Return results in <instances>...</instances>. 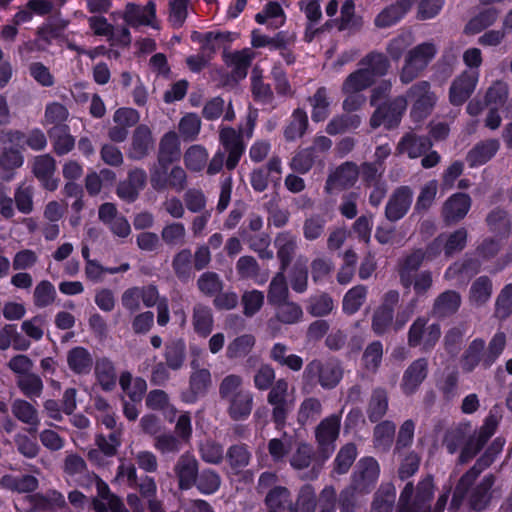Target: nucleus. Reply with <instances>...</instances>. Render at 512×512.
I'll return each mask as SVG.
<instances>
[{
	"label": "nucleus",
	"mask_w": 512,
	"mask_h": 512,
	"mask_svg": "<svg viewBox=\"0 0 512 512\" xmlns=\"http://www.w3.org/2000/svg\"><path fill=\"white\" fill-rule=\"evenodd\" d=\"M220 143L223 149H219L208 163V175H216L221 171L224 165L225 153L228 154L225 162L226 168L232 170L237 166L244 152V146L239 134L231 128H223L221 130Z\"/></svg>",
	"instance_id": "obj_1"
},
{
	"label": "nucleus",
	"mask_w": 512,
	"mask_h": 512,
	"mask_svg": "<svg viewBox=\"0 0 512 512\" xmlns=\"http://www.w3.org/2000/svg\"><path fill=\"white\" fill-rule=\"evenodd\" d=\"M436 52L437 48L432 42L421 43L410 50L400 73L401 82L408 84L413 81L434 58Z\"/></svg>",
	"instance_id": "obj_2"
},
{
	"label": "nucleus",
	"mask_w": 512,
	"mask_h": 512,
	"mask_svg": "<svg viewBox=\"0 0 512 512\" xmlns=\"http://www.w3.org/2000/svg\"><path fill=\"white\" fill-rule=\"evenodd\" d=\"M433 481L426 477L417 486L416 494L411 483H407L399 498V512H418L432 499Z\"/></svg>",
	"instance_id": "obj_3"
},
{
	"label": "nucleus",
	"mask_w": 512,
	"mask_h": 512,
	"mask_svg": "<svg viewBox=\"0 0 512 512\" xmlns=\"http://www.w3.org/2000/svg\"><path fill=\"white\" fill-rule=\"evenodd\" d=\"M425 317H418L410 326L408 332V344L410 347L421 346L424 351L431 350L441 336L438 324L427 325Z\"/></svg>",
	"instance_id": "obj_4"
},
{
	"label": "nucleus",
	"mask_w": 512,
	"mask_h": 512,
	"mask_svg": "<svg viewBox=\"0 0 512 512\" xmlns=\"http://www.w3.org/2000/svg\"><path fill=\"white\" fill-rule=\"evenodd\" d=\"M408 96L412 102L411 117L414 121H421L432 111L437 98L430 90V84L426 81L418 82L413 85Z\"/></svg>",
	"instance_id": "obj_5"
},
{
	"label": "nucleus",
	"mask_w": 512,
	"mask_h": 512,
	"mask_svg": "<svg viewBox=\"0 0 512 512\" xmlns=\"http://www.w3.org/2000/svg\"><path fill=\"white\" fill-rule=\"evenodd\" d=\"M293 389L289 392L288 382L279 379L272 386L267 401L273 406V418L276 423H283L287 413L293 408L295 398Z\"/></svg>",
	"instance_id": "obj_6"
},
{
	"label": "nucleus",
	"mask_w": 512,
	"mask_h": 512,
	"mask_svg": "<svg viewBox=\"0 0 512 512\" xmlns=\"http://www.w3.org/2000/svg\"><path fill=\"white\" fill-rule=\"evenodd\" d=\"M407 108V100L405 97H396L389 103L379 106L373 113L370 124L373 128L384 125L387 128L397 126L403 113Z\"/></svg>",
	"instance_id": "obj_7"
},
{
	"label": "nucleus",
	"mask_w": 512,
	"mask_h": 512,
	"mask_svg": "<svg viewBox=\"0 0 512 512\" xmlns=\"http://www.w3.org/2000/svg\"><path fill=\"white\" fill-rule=\"evenodd\" d=\"M304 376L308 380L318 377L319 383L323 388L335 387L342 377V369L336 361H312L304 371Z\"/></svg>",
	"instance_id": "obj_8"
},
{
	"label": "nucleus",
	"mask_w": 512,
	"mask_h": 512,
	"mask_svg": "<svg viewBox=\"0 0 512 512\" xmlns=\"http://www.w3.org/2000/svg\"><path fill=\"white\" fill-rule=\"evenodd\" d=\"M340 421V416L332 415L322 420L317 426L316 439L324 459H327L334 451V442L339 435Z\"/></svg>",
	"instance_id": "obj_9"
},
{
	"label": "nucleus",
	"mask_w": 512,
	"mask_h": 512,
	"mask_svg": "<svg viewBox=\"0 0 512 512\" xmlns=\"http://www.w3.org/2000/svg\"><path fill=\"white\" fill-rule=\"evenodd\" d=\"M466 240L467 231L465 228H459L449 234H442L428 246V258H435L442 250L447 256L461 251L466 245Z\"/></svg>",
	"instance_id": "obj_10"
},
{
	"label": "nucleus",
	"mask_w": 512,
	"mask_h": 512,
	"mask_svg": "<svg viewBox=\"0 0 512 512\" xmlns=\"http://www.w3.org/2000/svg\"><path fill=\"white\" fill-rule=\"evenodd\" d=\"M479 80L476 70L464 71L452 83L449 98L453 105H462L474 92Z\"/></svg>",
	"instance_id": "obj_11"
},
{
	"label": "nucleus",
	"mask_w": 512,
	"mask_h": 512,
	"mask_svg": "<svg viewBox=\"0 0 512 512\" xmlns=\"http://www.w3.org/2000/svg\"><path fill=\"white\" fill-rule=\"evenodd\" d=\"M190 365L194 371L190 376L189 391L182 395V399L186 403L195 402L199 396L206 393L211 385V374L208 369L200 368L197 359H193Z\"/></svg>",
	"instance_id": "obj_12"
},
{
	"label": "nucleus",
	"mask_w": 512,
	"mask_h": 512,
	"mask_svg": "<svg viewBox=\"0 0 512 512\" xmlns=\"http://www.w3.org/2000/svg\"><path fill=\"white\" fill-rule=\"evenodd\" d=\"M380 468L378 462L371 458L361 459L354 473L353 489L359 493L368 491L377 481Z\"/></svg>",
	"instance_id": "obj_13"
},
{
	"label": "nucleus",
	"mask_w": 512,
	"mask_h": 512,
	"mask_svg": "<svg viewBox=\"0 0 512 512\" xmlns=\"http://www.w3.org/2000/svg\"><path fill=\"white\" fill-rule=\"evenodd\" d=\"M413 200V191L408 186H401L397 188L390 196L385 213L387 219L390 221H397L404 217Z\"/></svg>",
	"instance_id": "obj_14"
},
{
	"label": "nucleus",
	"mask_w": 512,
	"mask_h": 512,
	"mask_svg": "<svg viewBox=\"0 0 512 512\" xmlns=\"http://www.w3.org/2000/svg\"><path fill=\"white\" fill-rule=\"evenodd\" d=\"M32 170L35 177L41 182L45 189L49 191L57 189L59 180L54 177L56 164L53 157L48 154L35 157L33 160Z\"/></svg>",
	"instance_id": "obj_15"
},
{
	"label": "nucleus",
	"mask_w": 512,
	"mask_h": 512,
	"mask_svg": "<svg viewBox=\"0 0 512 512\" xmlns=\"http://www.w3.org/2000/svg\"><path fill=\"white\" fill-rule=\"evenodd\" d=\"M155 17L156 7L151 1L143 7L132 3L127 4L123 15L125 22L132 27L146 25L156 28Z\"/></svg>",
	"instance_id": "obj_16"
},
{
	"label": "nucleus",
	"mask_w": 512,
	"mask_h": 512,
	"mask_svg": "<svg viewBox=\"0 0 512 512\" xmlns=\"http://www.w3.org/2000/svg\"><path fill=\"white\" fill-rule=\"evenodd\" d=\"M496 427V418L494 416L487 417L477 436L471 438L463 448L460 455L461 462H467L470 460L495 433Z\"/></svg>",
	"instance_id": "obj_17"
},
{
	"label": "nucleus",
	"mask_w": 512,
	"mask_h": 512,
	"mask_svg": "<svg viewBox=\"0 0 512 512\" xmlns=\"http://www.w3.org/2000/svg\"><path fill=\"white\" fill-rule=\"evenodd\" d=\"M470 207V197L465 193H456L445 201L442 216L448 223L458 222L467 215Z\"/></svg>",
	"instance_id": "obj_18"
},
{
	"label": "nucleus",
	"mask_w": 512,
	"mask_h": 512,
	"mask_svg": "<svg viewBox=\"0 0 512 512\" xmlns=\"http://www.w3.org/2000/svg\"><path fill=\"white\" fill-rule=\"evenodd\" d=\"M428 371V362L425 358H419L412 362L405 370L401 387L405 394L414 393L425 380Z\"/></svg>",
	"instance_id": "obj_19"
},
{
	"label": "nucleus",
	"mask_w": 512,
	"mask_h": 512,
	"mask_svg": "<svg viewBox=\"0 0 512 512\" xmlns=\"http://www.w3.org/2000/svg\"><path fill=\"white\" fill-rule=\"evenodd\" d=\"M4 137L12 145H16L21 148L27 145L35 151L43 150L47 145L46 136L39 129L30 131L28 135H25L20 131H7L5 132Z\"/></svg>",
	"instance_id": "obj_20"
},
{
	"label": "nucleus",
	"mask_w": 512,
	"mask_h": 512,
	"mask_svg": "<svg viewBox=\"0 0 512 512\" xmlns=\"http://www.w3.org/2000/svg\"><path fill=\"white\" fill-rule=\"evenodd\" d=\"M198 472V464L195 457L191 454H183L177 461L175 473L179 478V486L182 489H188L195 482Z\"/></svg>",
	"instance_id": "obj_21"
},
{
	"label": "nucleus",
	"mask_w": 512,
	"mask_h": 512,
	"mask_svg": "<svg viewBox=\"0 0 512 512\" xmlns=\"http://www.w3.org/2000/svg\"><path fill=\"white\" fill-rule=\"evenodd\" d=\"M428 248L426 251L415 250L407 255L401 264L400 279L404 287H410L412 284V274L417 273L418 268L424 261H430L433 258H428Z\"/></svg>",
	"instance_id": "obj_22"
},
{
	"label": "nucleus",
	"mask_w": 512,
	"mask_h": 512,
	"mask_svg": "<svg viewBox=\"0 0 512 512\" xmlns=\"http://www.w3.org/2000/svg\"><path fill=\"white\" fill-rule=\"evenodd\" d=\"M491 461L492 460L488 456L481 458L470 471L462 476L453 494L452 502L450 505V509L452 511H456L459 508L467 487L478 476L481 470L491 463Z\"/></svg>",
	"instance_id": "obj_23"
},
{
	"label": "nucleus",
	"mask_w": 512,
	"mask_h": 512,
	"mask_svg": "<svg viewBox=\"0 0 512 512\" xmlns=\"http://www.w3.org/2000/svg\"><path fill=\"white\" fill-rule=\"evenodd\" d=\"M415 0H397L383 11H381L375 19V24L379 28H386L397 23L403 15L409 10Z\"/></svg>",
	"instance_id": "obj_24"
},
{
	"label": "nucleus",
	"mask_w": 512,
	"mask_h": 512,
	"mask_svg": "<svg viewBox=\"0 0 512 512\" xmlns=\"http://www.w3.org/2000/svg\"><path fill=\"white\" fill-rule=\"evenodd\" d=\"M153 147V138L150 128L146 125H139L133 134L130 156L134 159H141L147 155Z\"/></svg>",
	"instance_id": "obj_25"
},
{
	"label": "nucleus",
	"mask_w": 512,
	"mask_h": 512,
	"mask_svg": "<svg viewBox=\"0 0 512 512\" xmlns=\"http://www.w3.org/2000/svg\"><path fill=\"white\" fill-rule=\"evenodd\" d=\"M180 158V142L175 132L166 133L159 147V163L166 169V166Z\"/></svg>",
	"instance_id": "obj_26"
},
{
	"label": "nucleus",
	"mask_w": 512,
	"mask_h": 512,
	"mask_svg": "<svg viewBox=\"0 0 512 512\" xmlns=\"http://www.w3.org/2000/svg\"><path fill=\"white\" fill-rule=\"evenodd\" d=\"M358 175L359 171L355 164L345 163L330 175L326 189L331 191L337 187L346 188L351 186L356 182Z\"/></svg>",
	"instance_id": "obj_27"
},
{
	"label": "nucleus",
	"mask_w": 512,
	"mask_h": 512,
	"mask_svg": "<svg viewBox=\"0 0 512 512\" xmlns=\"http://www.w3.org/2000/svg\"><path fill=\"white\" fill-rule=\"evenodd\" d=\"M193 41H197L201 44V50L203 53L210 55L219 49L225 42L231 41V34L229 32H207L199 33L193 32L191 35Z\"/></svg>",
	"instance_id": "obj_28"
},
{
	"label": "nucleus",
	"mask_w": 512,
	"mask_h": 512,
	"mask_svg": "<svg viewBox=\"0 0 512 512\" xmlns=\"http://www.w3.org/2000/svg\"><path fill=\"white\" fill-rule=\"evenodd\" d=\"M228 414L234 420L247 418L252 410L253 396L249 391L240 392L227 400Z\"/></svg>",
	"instance_id": "obj_29"
},
{
	"label": "nucleus",
	"mask_w": 512,
	"mask_h": 512,
	"mask_svg": "<svg viewBox=\"0 0 512 512\" xmlns=\"http://www.w3.org/2000/svg\"><path fill=\"white\" fill-rule=\"evenodd\" d=\"M252 59L253 52L249 49L227 55L226 61L232 69L231 76L234 80H240L246 77Z\"/></svg>",
	"instance_id": "obj_30"
},
{
	"label": "nucleus",
	"mask_w": 512,
	"mask_h": 512,
	"mask_svg": "<svg viewBox=\"0 0 512 512\" xmlns=\"http://www.w3.org/2000/svg\"><path fill=\"white\" fill-rule=\"evenodd\" d=\"M499 142L490 139L477 144L468 154L467 161L470 166H480L488 162L498 151Z\"/></svg>",
	"instance_id": "obj_31"
},
{
	"label": "nucleus",
	"mask_w": 512,
	"mask_h": 512,
	"mask_svg": "<svg viewBox=\"0 0 512 512\" xmlns=\"http://www.w3.org/2000/svg\"><path fill=\"white\" fill-rule=\"evenodd\" d=\"M430 147L431 143L427 138L416 137L414 134L409 133L401 139L397 146V151L400 154L407 153L410 158H417Z\"/></svg>",
	"instance_id": "obj_32"
},
{
	"label": "nucleus",
	"mask_w": 512,
	"mask_h": 512,
	"mask_svg": "<svg viewBox=\"0 0 512 512\" xmlns=\"http://www.w3.org/2000/svg\"><path fill=\"white\" fill-rule=\"evenodd\" d=\"M493 484L494 477L491 475L486 476L482 482L472 490L469 496V502L474 510L480 511L488 505L493 494L491 490Z\"/></svg>",
	"instance_id": "obj_33"
},
{
	"label": "nucleus",
	"mask_w": 512,
	"mask_h": 512,
	"mask_svg": "<svg viewBox=\"0 0 512 512\" xmlns=\"http://www.w3.org/2000/svg\"><path fill=\"white\" fill-rule=\"evenodd\" d=\"M5 132L0 133V142L4 144L3 152L0 155V168L12 170L23 165L24 158L19 150L20 147L12 145L4 137Z\"/></svg>",
	"instance_id": "obj_34"
},
{
	"label": "nucleus",
	"mask_w": 512,
	"mask_h": 512,
	"mask_svg": "<svg viewBox=\"0 0 512 512\" xmlns=\"http://www.w3.org/2000/svg\"><path fill=\"white\" fill-rule=\"evenodd\" d=\"M67 363L76 374L89 373L92 368V357L83 347H75L68 352Z\"/></svg>",
	"instance_id": "obj_35"
},
{
	"label": "nucleus",
	"mask_w": 512,
	"mask_h": 512,
	"mask_svg": "<svg viewBox=\"0 0 512 512\" xmlns=\"http://www.w3.org/2000/svg\"><path fill=\"white\" fill-rule=\"evenodd\" d=\"M275 245L278 249L277 255L281 261L282 270H284L290 263L296 249V237L290 232L280 233L275 239Z\"/></svg>",
	"instance_id": "obj_36"
},
{
	"label": "nucleus",
	"mask_w": 512,
	"mask_h": 512,
	"mask_svg": "<svg viewBox=\"0 0 512 512\" xmlns=\"http://www.w3.org/2000/svg\"><path fill=\"white\" fill-rule=\"evenodd\" d=\"M2 487L19 493L34 491L38 486V480L31 475L12 476L6 475L1 478Z\"/></svg>",
	"instance_id": "obj_37"
},
{
	"label": "nucleus",
	"mask_w": 512,
	"mask_h": 512,
	"mask_svg": "<svg viewBox=\"0 0 512 512\" xmlns=\"http://www.w3.org/2000/svg\"><path fill=\"white\" fill-rule=\"evenodd\" d=\"M461 297L455 291H446L435 300L433 311L439 316H447L456 312L460 306Z\"/></svg>",
	"instance_id": "obj_38"
},
{
	"label": "nucleus",
	"mask_w": 512,
	"mask_h": 512,
	"mask_svg": "<svg viewBox=\"0 0 512 512\" xmlns=\"http://www.w3.org/2000/svg\"><path fill=\"white\" fill-rule=\"evenodd\" d=\"M374 79L368 69H358L351 73L343 83V92H361L372 85Z\"/></svg>",
	"instance_id": "obj_39"
},
{
	"label": "nucleus",
	"mask_w": 512,
	"mask_h": 512,
	"mask_svg": "<svg viewBox=\"0 0 512 512\" xmlns=\"http://www.w3.org/2000/svg\"><path fill=\"white\" fill-rule=\"evenodd\" d=\"M120 386L132 402H139L147 389L144 379L133 378L130 373H123L120 376Z\"/></svg>",
	"instance_id": "obj_40"
},
{
	"label": "nucleus",
	"mask_w": 512,
	"mask_h": 512,
	"mask_svg": "<svg viewBox=\"0 0 512 512\" xmlns=\"http://www.w3.org/2000/svg\"><path fill=\"white\" fill-rule=\"evenodd\" d=\"M49 135L53 139L54 149L58 155L67 154L75 145V139L69 133L67 126L53 127L49 131Z\"/></svg>",
	"instance_id": "obj_41"
},
{
	"label": "nucleus",
	"mask_w": 512,
	"mask_h": 512,
	"mask_svg": "<svg viewBox=\"0 0 512 512\" xmlns=\"http://www.w3.org/2000/svg\"><path fill=\"white\" fill-rule=\"evenodd\" d=\"M259 24H267L272 28H278L285 22L284 12L281 6L276 2H269L264 10L255 16Z\"/></svg>",
	"instance_id": "obj_42"
},
{
	"label": "nucleus",
	"mask_w": 512,
	"mask_h": 512,
	"mask_svg": "<svg viewBox=\"0 0 512 512\" xmlns=\"http://www.w3.org/2000/svg\"><path fill=\"white\" fill-rule=\"evenodd\" d=\"M146 405L152 410L162 411L169 421H173L176 410L174 406L169 403L168 395L164 391H151L147 396Z\"/></svg>",
	"instance_id": "obj_43"
},
{
	"label": "nucleus",
	"mask_w": 512,
	"mask_h": 512,
	"mask_svg": "<svg viewBox=\"0 0 512 512\" xmlns=\"http://www.w3.org/2000/svg\"><path fill=\"white\" fill-rule=\"evenodd\" d=\"M499 12L495 8H487L473 17L465 27L467 34H477L493 25L497 20Z\"/></svg>",
	"instance_id": "obj_44"
},
{
	"label": "nucleus",
	"mask_w": 512,
	"mask_h": 512,
	"mask_svg": "<svg viewBox=\"0 0 512 512\" xmlns=\"http://www.w3.org/2000/svg\"><path fill=\"white\" fill-rule=\"evenodd\" d=\"M492 294V281L487 276L477 278L471 285L469 299L475 305L487 302Z\"/></svg>",
	"instance_id": "obj_45"
},
{
	"label": "nucleus",
	"mask_w": 512,
	"mask_h": 512,
	"mask_svg": "<svg viewBox=\"0 0 512 512\" xmlns=\"http://www.w3.org/2000/svg\"><path fill=\"white\" fill-rule=\"evenodd\" d=\"M367 289L357 285L346 292L343 298L342 309L344 313L352 315L356 313L366 300Z\"/></svg>",
	"instance_id": "obj_46"
},
{
	"label": "nucleus",
	"mask_w": 512,
	"mask_h": 512,
	"mask_svg": "<svg viewBox=\"0 0 512 512\" xmlns=\"http://www.w3.org/2000/svg\"><path fill=\"white\" fill-rule=\"evenodd\" d=\"M311 118L315 122L324 121L329 115V101L326 88H319L310 98Z\"/></svg>",
	"instance_id": "obj_47"
},
{
	"label": "nucleus",
	"mask_w": 512,
	"mask_h": 512,
	"mask_svg": "<svg viewBox=\"0 0 512 512\" xmlns=\"http://www.w3.org/2000/svg\"><path fill=\"white\" fill-rule=\"evenodd\" d=\"M208 151L201 145H192L184 154L186 167L191 171H201L208 161Z\"/></svg>",
	"instance_id": "obj_48"
},
{
	"label": "nucleus",
	"mask_w": 512,
	"mask_h": 512,
	"mask_svg": "<svg viewBox=\"0 0 512 512\" xmlns=\"http://www.w3.org/2000/svg\"><path fill=\"white\" fill-rule=\"evenodd\" d=\"M95 374L98 382L105 390H110L116 383V373L113 363L104 358L99 359L95 365Z\"/></svg>",
	"instance_id": "obj_49"
},
{
	"label": "nucleus",
	"mask_w": 512,
	"mask_h": 512,
	"mask_svg": "<svg viewBox=\"0 0 512 512\" xmlns=\"http://www.w3.org/2000/svg\"><path fill=\"white\" fill-rule=\"evenodd\" d=\"M231 474H238L250 461V453L243 445H234L227 452Z\"/></svg>",
	"instance_id": "obj_50"
},
{
	"label": "nucleus",
	"mask_w": 512,
	"mask_h": 512,
	"mask_svg": "<svg viewBox=\"0 0 512 512\" xmlns=\"http://www.w3.org/2000/svg\"><path fill=\"white\" fill-rule=\"evenodd\" d=\"M193 326L195 331L202 336H207L211 332L213 317L208 307L203 305H196L194 307Z\"/></svg>",
	"instance_id": "obj_51"
},
{
	"label": "nucleus",
	"mask_w": 512,
	"mask_h": 512,
	"mask_svg": "<svg viewBox=\"0 0 512 512\" xmlns=\"http://www.w3.org/2000/svg\"><path fill=\"white\" fill-rule=\"evenodd\" d=\"M12 412L20 421L34 426L30 432H36L39 421L37 412L30 403L24 400H15L12 404Z\"/></svg>",
	"instance_id": "obj_52"
},
{
	"label": "nucleus",
	"mask_w": 512,
	"mask_h": 512,
	"mask_svg": "<svg viewBox=\"0 0 512 512\" xmlns=\"http://www.w3.org/2000/svg\"><path fill=\"white\" fill-rule=\"evenodd\" d=\"M308 125L307 114L303 110H295L292 114L291 121L287 125L284 135L287 140L293 141L301 138L305 133Z\"/></svg>",
	"instance_id": "obj_53"
},
{
	"label": "nucleus",
	"mask_w": 512,
	"mask_h": 512,
	"mask_svg": "<svg viewBox=\"0 0 512 512\" xmlns=\"http://www.w3.org/2000/svg\"><path fill=\"white\" fill-rule=\"evenodd\" d=\"M487 223L494 233L500 238H505L509 235L511 230V222L507 213L503 210H493L487 216Z\"/></svg>",
	"instance_id": "obj_54"
},
{
	"label": "nucleus",
	"mask_w": 512,
	"mask_h": 512,
	"mask_svg": "<svg viewBox=\"0 0 512 512\" xmlns=\"http://www.w3.org/2000/svg\"><path fill=\"white\" fill-rule=\"evenodd\" d=\"M361 123V119L357 115H343L334 117L327 125L326 131L330 135L344 133L351 129H356Z\"/></svg>",
	"instance_id": "obj_55"
},
{
	"label": "nucleus",
	"mask_w": 512,
	"mask_h": 512,
	"mask_svg": "<svg viewBox=\"0 0 512 512\" xmlns=\"http://www.w3.org/2000/svg\"><path fill=\"white\" fill-rule=\"evenodd\" d=\"M255 344L253 335L245 334L235 338L227 347L228 358H240L246 356Z\"/></svg>",
	"instance_id": "obj_56"
},
{
	"label": "nucleus",
	"mask_w": 512,
	"mask_h": 512,
	"mask_svg": "<svg viewBox=\"0 0 512 512\" xmlns=\"http://www.w3.org/2000/svg\"><path fill=\"white\" fill-rule=\"evenodd\" d=\"M165 360L168 368L179 370L185 361V344L178 340L166 346Z\"/></svg>",
	"instance_id": "obj_57"
},
{
	"label": "nucleus",
	"mask_w": 512,
	"mask_h": 512,
	"mask_svg": "<svg viewBox=\"0 0 512 512\" xmlns=\"http://www.w3.org/2000/svg\"><path fill=\"white\" fill-rule=\"evenodd\" d=\"M509 88L503 81H495L487 90L485 101L489 107H502L507 101Z\"/></svg>",
	"instance_id": "obj_58"
},
{
	"label": "nucleus",
	"mask_w": 512,
	"mask_h": 512,
	"mask_svg": "<svg viewBox=\"0 0 512 512\" xmlns=\"http://www.w3.org/2000/svg\"><path fill=\"white\" fill-rule=\"evenodd\" d=\"M395 425L390 421H384L375 427L374 443L376 448L380 450H387L394 438Z\"/></svg>",
	"instance_id": "obj_59"
},
{
	"label": "nucleus",
	"mask_w": 512,
	"mask_h": 512,
	"mask_svg": "<svg viewBox=\"0 0 512 512\" xmlns=\"http://www.w3.org/2000/svg\"><path fill=\"white\" fill-rule=\"evenodd\" d=\"M288 287L285 276L278 273L271 281L268 292V300L272 305L280 304L287 300Z\"/></svg>",
	"instance_id": "obj_60"
},
{
	"label": "nucleus",
	"mask_w": 512,
	"mask_h": 512,
	"mask_svg": "<svg viewBox=\"0 0 512 512\" xmlns=\"http://www.w3.org/2000/svg\"><path fill=\"white\" fill-rule=\"evenodd\" d=\"M20 390L30 398L39 397L43 390V383L41 378L34 374H25L18 377L17 380Z\"/></svg>",
	"instance_id": "obj_61"
},
{
	"label": "nucleus",
	"mask_w": 512,
	"mask_h": 512,
	"mask_svg": "<svg viewBox=\"0 0 512 512\" xmlns=\"http://www.w3.org/2000/svg\"><path fill=\"white\" fill-rule=\"evenodd\" d=\"M302 315L301 307L293 302L284 301L277 304L276 317L282 323H296L302 318Z\"/></svg>",
	"instance_id": "obj_62"
},
{
	"label": "nucleus",
	"mask_w": 512,
	"mask_h": 512,
	"mask_svg": "<svg viewBox=\"0 0 512 512\" xmlns=\"http://www.w3.org/2000/svg\"><path fill=\"white\" fill-rule=\"evenodd\" d=\"M69 117L67 108L58 102L47 104L44 114V125H54V127L61 126Z\"/></svg>",
	"instance_id": "obj_63"
},
{
	"label": "nucleus",
	"mask_w": 512,
	"mask_h": 512,
	"mask_svg": "<svg viewBox=\"0 0 512 512\" xmlns=\"http://www.w3.org/2000/svg\"><path fill=\"white\" fill-rule=\"evenodd\" d=\"M186 229L182 223L174 222L166 225L161 232L163 241L169 246L181 245L184 243Z\"/></svg>",
	"instance_id": "obj_64"
}]
</instances>
